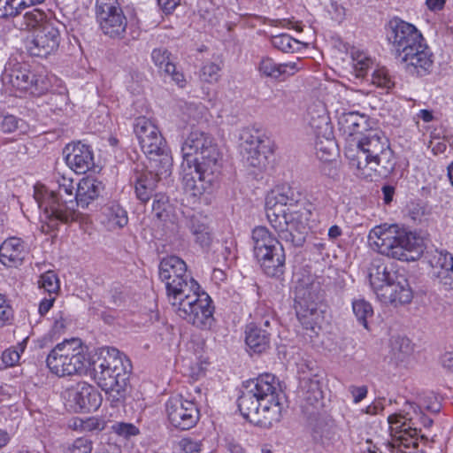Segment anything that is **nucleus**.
<instances>
[{"mask_svg":"<svg viewBox=\"0 0 453 453\" xmlns=\"http://www.w3.org/2000/svg\"><path fill=\"white\" fill-rule=\"evenodd\" d=\"M180 447L185 453H198L201 450L200 441L191 438L181 439Z\"/></svg>","mask_w":453,"mask_h":453,"instance_id":"obj_59","label":"nucleus"},{"mask_svg":"<svg viewBox=\"0 0 453 453\" xmlns=\"http://www.w3.org/2000/svg\"><path fill=\"white\" fill-rule=\"evenodd\" d=\"M65 319L63 318V315L62 313H58L55 318H54V323H53V326H52V333L54 334H60L64 332V330L65 329Z\"/></svg>","mask_w":453,"mask_h":453,"instance_id":"obj_62","label":"nucleus"},{"mask_svg":"<svg viewBox=\"0 0 453 453\" xmlns=\"http://www.w3.org/2000/svg\"><path fill=\"white\" fill-rule=\"evenodd\" d=\"M159 278L165 283L166 295L170 303L180 300L195 289L199 284L187 273L186 263L176 256L163 258L159 264Z\"/></svg>","mask_w":453,"mask_h":453,"instance_id":"obj_12","label":"nucleus"},{"mask_svg":"<svg viewBox=\"0 0 453 453\" xmlns=\"http://www.w3.org/2000/svg\"><path fill=\"white\" fill-rule=\"evenodd\" d=\"M386 35L392 50L407 73L423 77L432 72L434 55L414 25L394 18L386 27Z\"/></svg>","mask_w":453,"mask_h":453,"instance_id":"obj_4","label":"nucleus"},{"mask_svg":"<svg viewBox=\"0 0 453 453\" xmlns=\"http://www.w3.org/2000/svg\"><path fill=\"white\" fill-rule=\"evenodd\" d=\"M74 426L75 428H80L82 432L102 431L105 427V422L102 418L90 417L86 419H76Z\"/></svg>","mask_w":453,"mask_h":453,"instance_id":"obj_47","label":"nucleus"},{"mask_svg":"<svg viewBox=\"0 0 453 453\" xmlns=\"http://www.w3.org/2000/svg\"><path fill=\"white\" fill-rule=\"evenodd\" d=\"M433 267L434 277L441 288L445 291H453V255L446 250H437L434 257Z\"/></svg>","mask_w":453,"mask_h":453,"instance_id":"obj_27","label":"nucleus"},{"mask_svg":"<svg viewBox=\"0 0 453 453\" xmlns=\"http://www.w3.org/2000/svg\"><path fill=\"white\" fill-rule=\"evenodd\" d=\"M39 288H43L50 295L57 294L60 288L58 275L53 271H47L40 276Z\"/></svg>","mask_w":453,"mask_h":453,"instance_id":"obj_46","label":"nucleus"},{"mask_svg":"<svg viewBox=\"0 0 453 453\" xmlns=\"http://www.w3.org/2000/svg\"><path fill=\"white\" fill-rule=\"evenodd\" d=\"M148 159L150 170L147 172L152 173L157 180L171 175L173 157L167 147L163 151L157 152V155L150 156Z\"/></svg>","mask_w":453,"mask_h":453,"instance_id":"obj_33","label":"nucleus"},{"mask_svg":"<svg viewBox=\"0 0 453 453\" xmlns=\"http://www.w3.org/2000/svg\"><path fill=\"white\" fill-rule=\"evenodd\" d=\"M102 188V183L96 180L89 178L81 180L75 191L77 206L88 207L92 201L99 196Z\"/></svg>","mask_w":453,"mask_h":453,"instance_id":"obj_32","label":"nucleus"},{"mask_svg":"<svg viewBox=\"0 0 453 453\" xmlns=\"http://www.w3.org/2000/svg\"><path fill=\"white\" fill-rule=\"evenodd\" d=\"M348 157L355 174L368 181L387 178L395 167L388 140L379 131L363 136L357 142V153Z\"/></svg>","mask_w":453,"mask_h":453,"instance_id":"obj_5","label":"nucleus"},{"mask_svg":"<svg viewBox=\"0 0 453 453\" xmlns=\"http://www.w3.org/2000/svg\"><path fill=\"white\" fill-rule=\"evenodd\" d=\"M282 392L274 375L265 373L248 381L238 398V408L250 423L269 428L282 418Z\"/></svg>","mask_w":453,"mask_h":453,"instance_id":"obj_3","label":"nucleus"},{"mask_svg":"<svg viewBox=\"0 0 453 453\" xmlns=\"http://www.w3.org/2000/svg\"><path fill=\"white\" fill-rule=\"evenodd\" d=\"M1 81L6 91L16 96H20L19 92L41 95L48 89L44 75L31 71L29 65L15 58H10L5 64Z\"/></svg>","mask_w":453,"mask_h":453,"instance_id":"obj_8","label":"nucleus"},{"mask_svg":"<svg viewBox=\"0 0 453 453\" xmlns=\"http://www.w3.org/2000/svg\"><path fill=\"white\" fill-rule=\"evenodd\" d=\"M69 398L73 403L75 411L90 412L96 411L101 405V397L97 390L91 385L78 383L69 391Z\"/></svg>","mask_w":453,"mask_h":453,"instance_id":"obj_23","label":"nucleus"},{"mask_svg":"<svg viewBox=\"0 0 453 453\" xmlns=\"http://www.w3.org/2000/svg\"><path fill=\"white\" fill-rule=\"evenodd\" d=\"M127 385V380H124L122 383H113L111 388H101L104 391H105L108 395V399L113 404H118L122 402L126 396V388Z\"/></svg>","mask_w":453,"mask_h":453,"instance_id":"obj_51","label":"nucleus"},{"mask_svg":"<svg viewBox=\"0 0 453 453\" xmlns=\"http://www.w3.org/2000/svg\"><path fill=\"white\" fill-rule=\"evenodd\" d=\"M314 107L313 112L315 111L318 115V124L315 126L316 154L320 161H331L338 156V148L334 139L326 98L323 96V99H319L316 103H313Z\"/></svg>","mask_w":453,"mask_h":453,"instance_id":"obj_14","label":"nucleus"},{"mask_svg":"<svg viewBox=\"0 0 453 453\" xmlns=\"http://www.w3.org/2000/svg\"><path fill=\"white\" fill-rule=\"evenodd\" d=\"M165 412L170 424L180 430H188L200 418L195 399H187L180 395L171 396L165 403Z\"/></svg>","mask_w":453,"mask_h":453,"instance_id":"obj_15","label":"nucleus"},{"mask_svg":"<svg viewBox=\"0 0 453 453\" xmlns=\"http://www.w3.org/2000/svg\"><path fill=\"white\" fill-rule=\"evenodd\" d=\"M331 18L341 23L346 17V1L345 0H319Z\"/></svg>","mask_w":453,"mask_h":453,"instance_id":"obj_42","label":"nucleus"},{"mask_svg":"<svg viewBox=\"0 0 453 453\" xmlns=\"http://www.w3.org/2000/svg\"><path fill=\"white\" fill-rule=\"evenodd\" d=\"M320 172L324 176L334 180H337L340 178L339 165L336 159L321 161Z\"/></svg>","mask_w":453,"mask_h":453,"instance_id":"obj_54","label":"nucleus"},{"mask_svg":"<svg viewBox=\"0 0 453 453\" xmlns=\"http://www.w3.org/2000/svg\"><path fill=\"white\" fill-rule=\"evenodd\" d=\"M297 373L299 386L296 390V403L303 417L309 421L311 418V373L309 364L305 361L299 363Z\"/></svg>","mask_w":453,"mask_h":453,"instance_id":"obj_24","label":"nucleus"},{"mask_svg":"<svg viewBox=\"0 0 453 453\" xmlns=\"http://www.w3.org/2000/svg\"><path fill=\"white\" fill-rule=\"evenodd\" d=\"M176 314L202 330H210L214 325V306L210 296L195 289L170 303Z\"/></svg>","mask_w":453,"mask_h":453,"instance_id":"obj_9","label":"nucleus"},{"mask_svg":"<svg viewBox=\"0 0 453 453\" xmlns=\"http://www.w3.org/2000/svg\"><path fill=\"white\" fill-rule=\"evenodd\" d=\"M181 151L185 190L193 196L210 192L218 180L221 167L220 154L213 138L209 134L194 128L185 139Z\"/></svg>","mask_w":453,"mask_h":453,"instance_id":"obj_1","label":"nucleus"},{"mask_svg":"<svg viewBox=\"0 0 453 453\" xmlns=\"http://www.w3.org/2000/svg\"><path fill=\"white\" fill-rule=\"evenodd\" d=\"M130 361L119 349L102 348L93 361L94 378L100 388H111L113 383L128 380Z\"/></svg>","mask_w":453,"mask_h":453,"instance_id":"obj_10","label":"nucleus"},{"mask_svg":"<svg viewBox=\"0 0 453 453\" xmlns=\"http://www.w3.org/2000/svg\"><path fill=\"white\" fill-rule=\"evenodd\" d=\"M152 196V211L157 219H162L166 216V212L170 207L169 198L163 193H157Z\"/></svg>","mask_w":453,"mask_h":453,"instance_id":"obj_48","label":"nucleus"},{"mask_svg":"<svg viewBox=\"0 0 453 453\" xmlns=\"http://www.w3.org/2000/svg\"><path fill=\"white\" fill-rule=\"evenodd\" d=\"M228 453H247L243 447L234 440H229L226 443Z\"/></svg>","mask_w":453,"mask_h":453,"instance_id":"obj_64","label":"nucleus"},{"mask_svg":"<svg viewBox=\"0 0 453 453\" xmlns=\"http://www.w3.org/2000/svg\"><path fill=\"white\" fill-rule=\"evenodd\" d=\"M221 66L213 62L205 63L200 73V78L208 83H214L219 80Z\"/></svg>","mask_w":453,"mask_h":453,"instance_id":"obj_50","label":"nucleus"},{"mask_svg":"<svg viewBox=\"0 0 453 453\" xmlns=\"http://www.w3.org/2000/svg\"><path fill=\"white\" fill-rule=\"evenodd\" d=\"M60 39L56 23L46 22L33 32L32 38L27 42V50L32 56L45 58L57 50Z\"/></svg>","mask_w":453,"mask_h":453,"instance_id":"obj_19","label":"nucleus"},{"mask_svg":"<svg viewBox=\"0 0 453 453\" xmlns=\"http://www.w3.org/2000/svg\"><path fill=\"white\" fill-rule=\"evenodd\" d=\"M309 201L295 197L287 184L276 186L265 197V209L271 226L279 238L295 247H302L311 231V211Z\"/></svg>","mask_w":453,"mask_h":453,"instance_id":"obj_2","label":"nucleus"},{"mask_svg":"<svg viewBox=\"0 0 453 453\" xmlns=\"http://www.w3.org/2000/svg\"><path fill=\"white\" fill-rule=\"evenodd\" d=\"M253 252L264 273L270 277L283 273L285 253L279 240L265 226H257L252 234Z\"/></svg>","mask_w":453,"mask_h":453,"instance_id":"obj_7","label":"nucleus"},{"mask_svg":"<svg viewBox=\"0 0 453 453\" xmlns=\"http://www.w3.org/2000/svg\"><path fill=\"white\" fill-rule=\"evenodd\" d=\"M272 44L274 48L282 52H294L299 49V41L294 39L287 34H280L272 36Z\"/></svg>","mask_w":453,"mask_h":453,"instance_id":"obj_43","label":"nucleus"},{"mask_svg":"<svg viewBox=\"0 0 453 453\" xmlns=\"http://www.w3.org/2000/svg\"><path fill=\"white\" fill-rule=\"evenodd\" d=\"M2 360L6 365L12 366L19 362V353L15 349H6L3 352Z\"/></svg>","mask_w":453,"mask_h":453,"instance_id":"obj_61","label":"nucleus"},{"mask_svg":"<svg viewBox=\"0 0 453 453\" xmlns=\"http://www.w3.org/2000/svg\"><path fill=\"white\" fill-rule=\"evenodd\" d=\"M295 309L298 321L305 329L311 328V277L301 271L295 273Z\"/></svg>","mask_w":453,"mask_h":453,"instance_id":"obj_20","label":"nucleus"},{"mask_svg":"<svg viewBox=\"0 0 453 453\" xmlns=\"http://www.w3.org/2000/svg\"><path fill=\"white\" fill-rule=\"evenodd\" d=\"M368 242L378 253L403 261L418 258L424 246L420 236L396 224L375 226L368 234Z\"/></svg>","mask_w":453,"mask_h":453,"instance_id":"obj_6","label":"nucleus"},{"mask_svg":"<svg viewBox=\"0 0 453 453\" xmlns=\"http://www.w3.org/2000/svg\"><path fill=\"white\" fill-rule=\"evenodd\" d=\"M151 58L155 65L165 74L172 77L173 81L183 88L186 80L182 73L179 72L172 59V54L165 48L154 49L151 52Z\"/></svg>","mask_w":453,"mask_h":453,"instance_id":"obj_28","label":"nucleus"},{"mask_svg":"<svg viewBox=\"0 0 453 453\" xmlns=\"http://www.w3.org/2000/svg\"><path fill=\"white\" fill-rule=\"evenodd\" d=\"M139 144L142 150L148 157L152 155H157V152L163 151V150L166 148L165 142L161 134L151 136L146 142L144 141L139 142Z\"/></svg>","mask_w":453,"mask_h":453,"instance_id":"obj_45","label":"nucleus"},{"mask_svg":"<svg viewBox=\"0 0 453 453\" xmlns=\"http://www.w3.org/2000/svg\"><path fill=\"white\" fill-rule=\"evenodd\" d=\"M364 123H365V116L355 111L343 112L338 119L341 129L349 135L359 132Z\"/></svg>","mask_w":453,"mask_h":453,"instance_id":"obj_37","label":"nucleus"},{"mask_svg":"<svg viewBox=\"0 0 453 453\" xmlns=\"http://www.w3.org/2000/svg\"><path fill=\"white\" fill-rule=\"evenodd\" d=\"M46 22L51 21L47 19L46 14L43 12L35 8L31 11L27 12L22 16V20L20 21L19 24V29H34V31H35L38 27H42V25H44V23Z\"/></svg>","mask_w":453,"mask_h":453,"instance_id":"obj_40","label":"nucleus"},{"mask_svg":"<svg viewBox=\"0 0 453 453\" xmlns=\"http://www.w3.org/2000/svg\"><path fill=\"white\" fill-rule=\"evenodd\" d=\"M66 165L76 173H86L94 166L93 152L81 142L68 144L64 150Z\"/></svg>","mask_w":453,"mask_h":453,"instance_id":"obj_22","label":"nucleus"},{"mask_svg":"<svg viewBox=\"0 0 453 453\" xmlns=\"http://www.w3.org/2000/svg\"><path fill=\"white\" fill-rule=\"evenodd\" d=\"M378 299L383 303L395 306L409 303L412 297V290L403 273L395 276V280L377 292Z\"/></svg>","mask_w":453,"mask_h":453,"instance_id":"obj_21","label":"nucleus"},{"mask_svg":"<svg viewBox=\"0 0 453 453\" xmlns=\"http://www.w3.org/2000/svg\"><path fill=\"white\" fill-rule=\"evenodd\" d=\"M352 310L357 321L368 329L367 319L373 315L371 303L365 299H357L352 302Z\"/></svg>","mask_w":453,"mask_h":453,"instance_id":"obj_41","label":"nucleus"},{"mask_svg":"<svg viewBox=\"0 0 453 453\" xmlns=\"http://www.w3.org/2000/svg\"><path fill=\"white\" fill-rule=\"evenodd\" d=\"M240 141L247 165L259 172L265 170L273 153L272 141L261 130L250 127L242 129Z\"/></svg>","mask_w":453,"mask_h":453,"instance_id":"obj_13","label":"nucleus"},{"mask_svg":"<svg viewBox=\"0 0 453 453\" xmlns=\"http://www.w3.org/2000/svg\"><path fill=\"white\" fill-rule=\"evenodd\" d=\"M245 342L255 353H262L269 348V334L257 327L255 324H249L245 331Z\"/></svg>","mask_w":453,"mask_h":453,"instance_id":"obj_36","label":"nucleus"},{"mask_svg":"<svg viewBox=\"0 0 453 453\" xmlns=\"http://www.w3.org/2000/svg\"><path fill=\"white\" fill-rule=\"evenodd\" d=\"M23 123V120L13 115H6L3 118L1 122V129L4 133H12L20 128Z\"/></svg>","mask_w":453,"mask_h":453,"instance_id":"obj_56","label":"nucleus"},{"mask_svg":"<svg viewBox=\"0 0 453 453\" xmlns=\"http://www.w3.org/2000/svg\"><path fill=\"white\" fill-rule=\"evenodd\" d=\"M12 317V310L0 294V327L4 326Z\"/></svg>","mask_w":453,"mask_h":453,"instance_id":"obj_58","label":"nucleus"},{"mask_svg":"<svg viewBox=\"0 0 453 453\" xmlns=\"http://www.w3.org/2000/svg\"><path fill=\"white\" fill-rule=\"evenodd\" d=\"M400 271L395 269L392 263H385L378 258L372 260L369 267V281L373 292L377 295L378 291L388 286L395 280V276H399Z\"/></svg>","mask_w":453,"mask_h":453,"instance_id":"obj_25","label":"nucleus"},{"mask_svg":"<svg viewBox=\"0 0 453 453\" xmlns=\"http://www.w3.org/2000/svg\"><path fill=\"white\" fill-rule=\"evenodd\" d=\"M47 366L54 374L64 377L82 372L88 363L78 338L65 340L57 344L46 359Z\"/></svg>","mask_w":453,"mask_h":453,"instance_id":"obj_11","label":"nucleus"},{"mask_svg":"<svg viewBox=\"0 0 453 453\" xmlns=\"http://www.w3.org/2000/svg\"><path fill=\"white\" fill-rule=\"evenodd\" d=\"M371 82L378 88L386 89L387 91L392 89L395 85L394 77L389 73L388 70L384 67L376 69L372 72Z\"/></svg>","mask_w":453,"mask_h":453,"instance_id":"obj_44","label":"nucleus"},{"mask_svg":"<svg viewBox=\"0 0 453 453\" xmlns=\"http://www.w3.org/2000/svg\"><path fill=\"white\" fill-rule=\"evenodd\" d=\"M102 223L110 231L123 228L128 223L127 212L119 203H109L103 207Z\"/></svg>","mask_w":453,"mask_h":453,"instance_id":"obj_31","label":"nucleus"},{"mask_svg":"<svg viewBox=\"0 0 453 453\" xmlns=\"http://www.w3.org/2000/svg\"><path fill=\"white\" fill-rule=\"evenodd\" d=\"M418 410H426L433 413H437L441 410V403L437 397L433 394H428L418 398V403H412Z\"/></svg>","mask_w":453,"mask_h":453,"instance_id":"obj_53","label":"nucleus"},{"mask_svg":"<svg viewBox=\"0 0 453 453\" xmlns=\"http://www.w3.org/2000/svg\"><path fill=\"white\" fill-rule=\"evenodd\" d=\"M27 254V244L19 237H9L0 245V262L4 266L18 267L22 265Z\"/></svg>","mask_w":453,"mask_h":453,"instance_id":"obj_26","label":"nucleus"},{"mask_svg":"<svg viewBox=\"0 0 453 453\" xmlns=\"http://www.w3.org/2000/svg\"><path fill=\"white\" fill-rule=\"evenodd\" d=\"M92 450V441L84 437L76 439L73 444L68 447L67 453H90Z\"/></svg>","mask_w":453,"mask_h":453,"instance_id":"obj_55","label":"nucleus"},{"mask_svg":"<svg viewBox=\"0 0 453 453\" xmlns=\"http://www.w3.org/2000/svg\"><path fill=\"white\" fill-rule=\"evenodd\" d=\"M134 132L139 142H145L157 134H160L157 127L145 117H138L134 122Z\"/></svg>","mask_w":453,"mask_h":453,"instance_id":"obj_38","label":"nucleus"},{"mask_svg":"<svg viewBox=\"0 0 453 453\" xmlns=\"http://www.w3.org/2000/svg\"><path fill=\"white\" fill-rule=\"evenodd\" d=\"M349 392L352 395L353 402L358 403L367 396L368 388L366 386L351 385L349 387Z\"/></svg>","mask_w":453,"mask_h":453,"instance_id":"obj_60","label":"nucleus"},{"mask_svg":"<svg viewBox=\"0 0 453 453\" xmlns=\"http://www.w3.org/2000/svg\"><path fill=\"white\" fill-rule=\"evenodd\" d=\"M113 431L119 435L128 437L139 434V429L130 423H117L112 426Z\"/></svg>","mask_w":453,"mask_h":453,"instance_id":"obj_57","label":"nucleus"},{"mask_svg":"<svg viewBox=\"0 0 453 453\" xmlns=\"http://www.w3.org/2000/svg\"><path fill=\"white\" fill-rule=\"evenodd\" d=\"M35 199L39 208L42 210V217L50 227H56L58 223H69L78 219V206L72 211L65 206V199H58L53 194H42L40 190L35 191Z\"/></svg>","mask_w":453,"mask_h":453,"instance_id":"obj_17","label":"nucleus"},{"mask_svg":"<svg viewBox=\"0 0 453 453\" xmlns=\"http://www.w3.org/2000/svg\"><path fill=\"white\" fill-rule=\"evenodd\" d=\"M96 15L104 34L110 37L125 34L127 21L118 0H96Z\"/></svg>","mask_w":453,"mask_h":453,"instance_id":"obj_18","label":"nucleus"},{"mask_svg":"<svg viewBox=\"0 0 453 453\" xmlns=\"http://www.w3.org/2000/svg\"><path fill=\"white\" fill-rule=\"evenodd\" d=\"M399 346V351L403 354H409L411 351V342L408 338H397L394 343V349Z\"/></svg>","mask_w":453,"mask_h":453,"instance_id":"obj_63","label":"nucleus"},{"mask_svg":"<svg viewBox=\"0 0 453 453\" xmlns=\"http://www.w3.org/2000/svg\"><path fill=\"white\" fill-rule=\"evenodd\" d=\"M353 67L357 77H365L368 69L371 67L372 61L365 53L357 52L352 55Z\"/></svg>","mask_w":453,"mask_h":453,"instance_id":"obj_49","label":"nucleus"},{"mask_svg":"<svg viewBox=\"0 0 453 453\" xmlns=\"http://www.w3.org/2000/svg\"><path fill=\"white\" fill-rule=\"evenodd\" d=\"M54 182L57 187L52 190L46 188L39 189L42 194H53L56 198L65 199L67 206L66 208L72 211L73 206H77L75 191L76 188L73 180L71 178L58 174L54 178Z\"/></svg>","mask_w":453,"mask_h":453,"instance_id":"obj_30","label":"nucleus"},{"mask_svg":"<svg viewBox=\"0 0 453 453\" xmlns=\"http://www.w3.org/2000/svg\"><path fill=\"white\" fill-rule=\"evenodd\" d=\"M299 68L296 63L289 62L283 64H276L271 58L264 57L258 65V71L261 75L277 79L281 75L294 74Z\"/></svg>","mask_w":453,"mask_h":453,"instance_id":"obj_34","label":"nucleus"},{"mask_svg":"<svg viewBox=\"0 0 453 453\" xmlns=\"http://www.w3.org/2000/svg\"><path fill=\"white\" fill-rule=\"evenodd\" d=\"M187 226L195 236V242L202 248H208L211 245L212 235L206 216L201 213H193L187 219Z\"/></svg>","mask_w":453,"mask_h":453,"instance_id":"obj_29","label":"nucleus"},{"mask_svg":"<svg viewBox=\"0 0 453 453\" xmlns=\"http://www.w3.org/2000/svg\"><path fill=\"white\" fill-rule=\"evenodd\" d=\"M44 0H0V18L16 17L19 9L41 4Z\"/></svg>","mask_w":453,"mask_h":453,"instance_id":"obj_39","label":"nucleus"},{"mask_svg":"<svg viewBox=\"0 0 453 453\" xmlns=\"http://www.w3.org/2000/svg\"><path fill=\"white\" fill-rule=\"evenodd\" d=\"M405 417L413 418L412 426L420 427V426L424 427H430L433 424V419L429 417L426 416L421 410L416 409L413 404H409V411H406Z\"/></svg>","mask_w":453,"mask_h":453,"instance_id":"obj_52","label":"nucleus"},{"mask_svg":"<svg viewBox=\"0 0 453 453\" xmlns=\"http://www.w3.org/2000/svg\"><path fill=\"white\" fill-rule=\"evenodd\" d=\"M158 181L152 173L147 171L136 173L134 180L136 197L142 203H147L152 197Z\"/></svg>","mask_w":453,"mask_h":453,"instance_id":"obj_35","label":"nucleus"},{"mask_svg":"<svg viewBox=\"0 0 453 453\" xmlns=\"http://www.w3.org/2000/svg\"><path fill=\"white\" fill-rule=\"evenodd\" d=\"M393 434V447L397 453H415L418 446V434L421 427L412 426L413 418L402 414H392L388 418Z\"/></svg>","mask_w":453,"mask_h":453,"instance_id":"obj_16","label":"nucleus"}]
</instances>
